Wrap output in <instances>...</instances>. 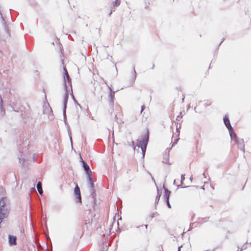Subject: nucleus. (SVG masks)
<instances>
[{"label":"nucleus","mask_w":251,"mask_h":251,"mask_svg":"<svg viewBox=\"0 0 251 251\" xmlns=\"http://www.w3.org/2000/svg\"><path fill=\"white\" fill-rule=\"evenodd\" d=\"M8 202L7 197H3L0 199V224L3 219L8 216L10 213V209L5 208Z\"/></svg>","instance_id":"obj_1"},{"label":"nucleus","mask_w":251,"mask_h":251,"mask_svg":"<svg viewBox=\"0 0 251 251\" xmlns=\"http://www.w3.org/2000/svg\"><path fill=\"white\" fill-rule=\"evenodd\" d=\"M149 131L148 129H146L144 134L143 135L142 137L137 140V146L139 148H141L142 152L143 153V155H144L145 152L146 151L147 146L149 141Z\"/></svg>","instance_id":"obj_2"},{"label":"nucleus","mask_w":251,"mask_h":251,"mask_svg":"<svg viewBox=\"0 0 251 251\" xmlns=\"http://www.w3.org/2000/svg\"><path fill=\"white\" fill-rule=\"evenodd\" d=\"M59 55H60L61 58V63L62 64V66H63V70L64 71V72H65V75H66V77L67 78V79H68V80L69 81V79H70V77H69V74L67 72V69L66 68V66L64 64V57H63V50L61 49V47L60 46H59Z\"/></svg>","instance_id":"obj_3"},{"label":"nucleus","mask_w":251,"mask_h":251,"mask_svg":"<svg viewBox=\"0 0 251 251\" xmlns=\"http://www.w3.org/2000/svg\"><path fill=\"white\" fill-rule=\"evenodd\" d=\"M164 197L166 199V201L167 203L168 206L169 208H171V206L170 205V202H169V197L171 194V191L168 190L166 188L164 187Z\"/></svg>","instance_id":"obj_4"},{"label":"nucleus","mask_w":251,"mask_h":251,"mask_svg":"<svg viewBox=\"0 0 251 251\" xmlns=\"http://www.w3.org/2000/svg\"><path fill=\"white\" fill-rule=\"evenodd\" d=\"M74 193H75V195H76V199H77L78 201L80 203H81L82 201H81L80 192L79 188L78 187V186L77 184L74 189Z\"/></svg>","instance_id":"obj_5"},{"label":"nucleus","mask_w":251,"mask_h":251,"mask_svg":"<svg viewBox=\"0 0 251 251\" xmlns=\"http://www.w3.org/2000/svg\"><path fill=\"white\" fill-rule=\"evenodd\" d=\"M224 121L226 126L228 128L229 132H230L231 131H232L233 130V128L230 125L229 120L226 116L224 117Z\"/></svg>","instance_id":"obj_6"},{"label":"nucleus","mask_w":251,"mask_h":251,"mask_svg":"<svg viewBox=\"0 0 251 251\" xmlns=\"http://www.w3.org/2000/svg\"><path fill=\"white\" fill-rule=\"evenodd\" d=\"M17 238L15 236L9 235V242L11 245H16Z\"/></svg>","instance_id":"obj_7"},{"label":"nucleus","mask_w":251,"mask_h":251,"mask_svg":"<svg viewBox=\"0 0 251 251\" xmlns=\"http://www.w3.org/2000/svg\"><path fill=\"white\" fill-rule=\"evenodd\" d=\"M82 163L83 164V167H84V170L85 171L86 174L87 175L91 174L92 172L90 170V169L89 166L87 164H86V163L83 160H82Z\"/></svg>","instance_id":"obj_8"},{"label":"nucleus","mask_w":251,"mask_h":251,"mask_svg":"<svg viewBox=\"0 0 251 251\" xmlns=\"http://www.w3.org/2000/svg\"><path fill=\"white\" fill-rule=\"evenodd\" d=\"M127 177L130 180L132 179L133 176H134V172L131 170V169H128L126 172Z\"/></svg>","instance_id":"obj_9"},{"label":"nucleus","mask_w":251,"mask_h":251,"mask_svg":"<svg viewBox=\"0 0 251 251\" xmlns=\"http://www.w3.org/2000/svg\"><path fill=\"white\" fill-rule=\"evenodd\" d=\"M37 188L39 194L42 195L43 192L42 188V183L41 182H38L37 185Z\"/></svg>","instance_id":"obj_10"},{"label":"nucleus","mask_w":251,"mask_h":251,"mask_svg":"<svg viewBox=\"0 0 251 251\" xmlns=\"http://www.w3.org/2000/svg\"><path fill=\"white\" fill-rule=\"evenodd\" d=\"M164 158L163 159V162L166 164H170L169 159V155L166 153L164 155Z\"/></svg>","instance_id":"obj_11"},{"label":"nucleus","mask_w":251,"mask_h":251,"mask_svg":"<svg viewBox=\"0 0 251 251\" xmlns=\"http://www.w3.org/2000/svg\"><path fill=\"white\" fill-rule=\"evenodd\" d=\"M87 175H88L90 182L91 183V185L92 187H93L94 186V182H93V179H92V173L90 174H88Z\"/></svg>","instance_id":"obj_12"},{"label":"nucleus","mask_w":251,"mask_h":251,"mask_svg":"<svg viewBox=\"0 0 251 251\" xmlns=\"http://www.w3.org/2000/svg\"><path fill=\"white\" fill-rule=\"evenodd\" d=\"M120 3H121V0H115V2L114 3V5L115 6H118L120 4Z\"/></svg>","instance_id":"obj_13"},{"label":"nucleus","mask_w":251,"mask_h":251,"mask_svg":"<svg viewBox=\"0 0 251 251\" xmlns=\"http://www.w3.org/2000/svg\"><path fill=\"white\" fill-rule=\"evenodd\" d=\"M160 196H161V194L159 193H157V195L156 196V199H155V202L156 203H158L159 200H160Z\"/></svg>","instance_id":"obj_14"},{"label":"nucleus","mask_w":251,"mask_h":251,"mask_svg":"<svg viewBox=\"0 0 251 251\" xmlns=\"http://www.w3.org/2000/svg\"><path fill=\"white\" fill-rule=\"evenodd\" d=\"M91 221H92V219L91 220L89 219H88V220H86L85 221V224L86 225L87 224H90Z\"/></svg>","instance_id":"obj_15"},{"label":"nucleus","mask_w":251,"mask_h":251,"mask_svg":"<svg viewBox=\"0 0 251 251\" xmlns=\"http://www.w3.org/2000/svg\"><path fill=\"white\" fill-rule=\"evenodd\" d=\"M67 99H68V95H67V94H66L65 95V100L66 101L67 100Z\"/></svg>","instance_id":"obj_16"},{"label":"nucleus","mask_w":251,"mask_h":251,"mask_svg":"<svg viewBox=\"0 0 251 251\" xmlns=\"http://www.w3.org/2000/svg\"><path fill=\"white\" fill-rule=\"evenodd\" d=\"M144 108H145V107L144 106H142V107H141V112H142L144 110Z\"/></svg>","instance_id":"obj_17"},{"label":"nucleus","mask_w":251,"mask_h":251,"mask_svg":"<svg viewBox=\"0 0 251 251\" xmlns=\"http://www.w3.org/2000/svg\"><path fill=\"white\" fill-rule=\"evenodd\" d=\"M180 248H181V247H179V248H178V251H180Z\"/></svg>","instance_id":"obj_18"},{"label":"nucleus","mask_w":251,"mask_h":251,"mask_svg":"<svg viewBox=\"0 0 251 251\" xmlns=\"http://www.w3.org/2000/svg\"><path fill=\"white\" fill-rule=\"evenodd\" d=\"M178 118H179V116H178V117L176 118V120H179V119Z\"/></svg>","instance_id":"obj_19"},{"label":"nucleus","mask_w":251,"mask_h":251,"mask_svg":"<svg viewBox=\"0 0 251 251\" xmlns=\"http://www.w3.org/2000/svg\"><path fill=\"white\" fill-rule=\"evenodd\" d=\"M110 96H111V97H112V93H111V94H110Z\"/></svg>","instance_id":"obj_20"},{"label":"nucleus","mask_w":251,"mask_h":251,"mask_svg":"<svg viewBox=\"0 0 251 251\" xmlns=\"http://www.w3.org/2000/svg\"><path fill=\"white\" fill-rule=\"evenodd\" d=\"M145 226H146V228H147V226H147V225H146Z\"/></svg>","instance_id":"obj_21"}]
</instances>
